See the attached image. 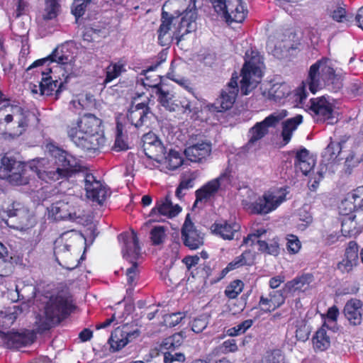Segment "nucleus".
Here are the masks:
<instances>
[{"label": "nucleus", "mask_w": 363, "mask_h": 363, "mask_svg": "<svg viewBox=\"0 0 363 363\" xmlns=\"http://www.w3.org/2000/svg\"><path fill=\"white\" fill-rule=\"evenodd\" d=\"M247 11L245 9L242 0H240L239 6L235 8L233 13L230 16L229 22H242L247 16Z\"/></svg>", "instance_id": "nucleus-50"}, {"label": "nucleus", "mask_w": 363, "mask_h": 363, "mask_svg": "<svg viewBox=\"0 0 363 363\" xmlns=\"http://www.w3.org/2000/svg\"><path fill=\"white\" fill-rule=\"evenodd\" d=\"M43 311L36 316L35 325L40 333L48 330L67 317L71 311V301L62 294L44 296L41 299Z\"/></svg>", "instance_id": "nucleus-3"}, {"label": "nucleus", "mask_w": 363, "mask_h": 363, "mask_svg": "<svg viewBox=\"0 0 363 363\" xmlns=\"http://www.w3.org/2000/svg\"><path fill=\"white\" fill-rule=\"evenodd\" d=\"M313 343L314 347L320 351L325 350L329 347L330 345V337L327 335L324 328H320L315 333V335L313 337Z\"/></svg>", "instance_id": "nucleus-36"}, {"label": "nucleus", "mask_w": 363, "mask_h": 363, "mask_svg": "<svg viewBox=\"0 0 363 363\" xmlns=\"http://www.w3.org/2000/svg\"><path fill=\"white\" fill-rule=\"evenodd\" d=\"M51 158H39L28 163L19 161L6 177L13 185H25L29 182V171L36 174L39 179L46 182L67 179L74 174L82 173L86 196L93 201L102 204L110 195L108 189L90 173L82 171L79 161L66 151L50 145Z\"/></svg>", "instance_id": "nucleus-1"}, {"label": "nucleus", "mask_w": 363, "mask_h": 363, "mask_svg": "<svg viewBox=\"0 0 363 363\" xmlns=\"http://www.w3.org/2000/svg\"><path fill=\"white\" fill-rule=\"evenodd\" d=\"M208 323V316L206 314L201 315L192 321L191 330L196 333H199L206 328Z\"/></svg>", "instance_id": "nucleus-51"}, {"label": "nucleus", "mask_w": 363, "mask_h": 363, "mask_svg": "<svg viewBox=\"0 0 363 363\" xmlns=\"http://www.w3.org/2000/svg\"><path fill=\"white\" fill-rule=\"evenodd\" d=\"M306 84L313 94L326 87L337 92L342 87L341 76L335 73L328 59L318 60L310 67Z\"/></svg>", "instance_id": "nucleus-4"}, {"label": "nucleus", "mask_w": 363, "mask_h": 363, "mask_svg": "<svg viewBox=\"0 0 363 363\" xmlns=\"http://www.w3.org/2000/svg\"><path fill=\"white\" fill-rule=\"evenodd\" d=\"M11 264L0 257V277H6L11 273Z\"/></svg>", "instance_id": "nucleus-64"}, {"label": "nucleus", "mask_w": 363, "mask_h": 363, "mask_svg": "<svg viewBox=\"0 0 363 363\" xmlns=\"http://www.w3.org/2000/svg\"><path fill=\"white\" fill-rule=\"evenodd\" d=\"M122 238L123 247L122 248L123 256L130 262H135L139 257L141 248L139 245V240L137 233L132 230L131 235L125 233L119 235Z\"/></svg>", "instance_id": "nucleus-17"}, {"label": "nucleus", "mask_w": 363, "mask_h": 363, "mask_svg": "<svg viewBox=\"0 0 363 363\" xmlns=\"http://www.w3.org/2000/svg\"><path fill=\"white\" fill-rule=\"evenodd\" d=\"M6 213L9 217H17L21 223H23L28 217V210L19 202H13L9 205Z\"/></svg>", "instance_id": "nucleus-34"}, {"label": "nucleus", "mask_w": 363, "mask_h": 363, "mask_svg": "<svg viewBox=\"0 0 363 363\" xmlns=\"http://www.w3.org/2000/svg\"><path fill=\"white\" fill-rule=\"evenodd\" d=\"M48 62H57L62 65H67L70 62V59L69 56L63 54L62 50L56 48L48 57L35 61L31 65H30L28 67L27 71H29L35 67L43 66Z\"/></svg>", "instance_id": "nucleus-27"}, {"label": "nucleus", "mask_w": 363, "mask_h": 363, "mask_svg": "<svg viewBox=\"0 0 363 363\" xmlns=\"http://www.w3.org/2000/svg\"><path fill=\"white\" fill-rule=\"evenodd\" d=\"M211 152V145L208 143H198L190 145L184 150V155L186 158L193 162H201L210 155Z\"/></svg>", "instance_id": "nucleus-22"}, {"label": "nucleus", "mask_w": 363, "mask_h": 363, "mask_svg": "<svg viewBox=\"0 0 363 363\" xmlns=\"http://www.w3.org/2000/svg\"><path fill=\"white\" fill-rule=\"evenodd\" d=\"M221 348L224 353L234 352L238 350L236 342L233 339L224 341L221 345Z\"/></svg>", "instance_id": "nucleus-63"}, {"label": "nucleus", "mask_w": 363, "mask_h": 363, "mask_svg": "<svg viewBox=\"0 0 363 363\" xmlns=\"http://www.w3.org/2000/svg\"><path fill=\"white\" fill-rule=\"evenodd\" d=\"M182 17L179 21V26L175 31H174V39L178 45L180 41L184 40L185 35L196 30L195 21L197 18L196 9V0H189V4L186 9L182 13Z\"/></svg>", "instance_id": "nucleus-10"}, {"label": "nucleus", "mask_w": 363, "mask_h": 363, "mask_svg": "<svg viewBox=\"0 0 363 363\" xmlns=\"http://www.w3.org/2000/svg\"><path fill=\"white\" fill-rule=\"evenodd\" d=\"M68 203L59 201L52 203L50 209V215L55 220H66L71 218V212Z\"/></svg>", "instance_id": "nucleus-31"}, {"label": "nucleus", "mask_w": 363, "mask_h": 363, "mask_svg": "<svg viewBox=\"0 0 363 363\" xmlns=\"http://www.w3.org/2000/svg\"><path fill=\"white\" fill-rule=\"evenodd\" d=\"M143 142L145 155L150 158L162 162L166 155L165 147L155 135L152 133L144 134Z\"/></svg>", "instance_id": "nucleus-15"}, {"label": "nucleus", "mask_w": 363, "mask_h": 363, "mask_svg": "<svg viewBox=\"0 0 363 363\" xmlns=\"http://www.w3.org/2000/svg\"><path fill=\"white\" fill-rule=\"evenodd\" d=\"M101 123V121L93 114H86L68 128V137L77 147L94 152L106 143L105 137L99 133Z\"/></svg>", "instance_id": "nucleus-2"}, {"label": "nucleus", "mask_w": 363, "mask_h": 363, "mask_svg": "<svg viewBox=\"0 0 363 363\" xmlns=\"http://www.w3.org/2000/svg\"><path fill=\"white\" fill-rule=\"evenodd\" d=\"M291 89L285 82L274 84L269 89V98L276 102H280L291 93Z\"/></svg>", "instance_id": "nucleus-32"}, {"label": "nucleus", "mask_w": 363, "mask_h": 363, "mask_svg": "<svg viewBox=\"0 0 363 363\" xmlns=\"http://www.w3.org/2000/svg\"><path fill=\"white\" fill-rule=\"evenodd\" d=\"M302 121L303 117L301 115L298 114L282 122V130L281 135L283 139L284 145L289 143L294 131L297 129L298 126L302 123Z\"/></svg>", "instance_id": "nucleus-30"}, {"label": "nucleus", "mask_w": 363, "mask_h": 363, "mask_svg": "<svg viewBox=\"0 0 363 363\" xmlns=\"http://www.w3.org/2000/svg\"><path fill=\"white\" fill-rule=\"evenodd\" d=\"M298 216L299 220L304 223L299 225L301 230L305 229L310 223H312L313 218L311 215L304 208L299 211Z\"/></svg>", "instance_id": "nucleus-59"}, {"label": "nucleus", "mask_w": 363, "mask_h": 363, "mask_svg": "<svg viewBox=\"0 0 363 363\" xmlns=\"http://www.w3.org/2000/svg\"><path fill=\"white\" fill-rule=\"evenodd\" d=\"M184 359V355L180 352H176L174 354H172L171 352H165L164 354V363H172L174 361L183 362Z\"/></svg>", "instance_id": "nucleus-61"}, {"label": "nucleus", "mask_w": 363, "mask_h": 363, "mask_svg": "<svg viewBox=\"0 0 363 363\" xmlns=\"http://www.w3.org/2000/svg\"><path fill=\"white\" fill-rule=\"evenodd\" d=\"M51 72V68H45L44 70L40 71L42 79L40 82L39 87L38 89L36 85H33L31 88L32 93L37 94L39 90L41 95L48 96L52 94L54 87H56L57 81H52L51 79V77L49 76V74Z\"/></svg>", "instance_id": "nucleus-26"}, {"label": "nucleus", "mask_w": 363, "mask_h": 363, "mask_svg": "<svg viewBox=\"0 0 363 363\" xmlns=\"http://www.w3.org/2000/svg\"><path fill=\"white\" fill-rule=\"evenodd\" d=\"M167 228L164 226H155L150 231V239L152 244L159 245L162 244L167 238Z\"/></svg>", "instance_id": "nucleus-39"}, {"label": "nucleus", "mask_w": 363, "mask_h": 363, "mask_svg": "<svg viewBox=\"0 0 363 363\" xmlns=\"http://www.w3.org/2000/svg\"><path fill=\"white\" fill-rule=\"evenodd\" d=\"M194 179L195 177L193 176L192 174L189 177H184L176 190V196L179 199H182L184 196L185 193H183L184 190H187L193 187Z\"/></svg>", "instance_id": "nucleus-48"}, {"label": "nucleus", "mask_w": 363, "mask_h": 363, "mask_svg": "<svg viewBox=\"0 0 363 363\" xmlns=\"http://www.w3.org/2000/svg\"><path fill=\"white\" fill-rule=\"evenodd\" d=\"M238 94L223 89L220 96L216 102L209 106L211 112H223L228 110L233 105Z\"/></svg>", "instance_id": "nucleus-23"}, {"label": "nucleus", "mask_w": 363, "mask_h": 363, "mask_svg": "<svg viewBox=\"0 0 363 363\" xmlns=\"http://www.w3.org/2000/svg\"><path fill=\"white\" fill-rule=\"evenodd\" d=\"M132 266L127 269L126 270V276L127 281L130 286H133L135 284V280L138 277V264L136 262H133Z\"/></svg>", "instance_id": "nucleus-57"}, {"label": "nucleus", "mask_w": 363, "mask_h": 363, "mask_svg": "<svg viewBox=\"0 0 363 363\" xmlns=\"http://www.w3.org/2000/svg\"><path fill=\"white\" fill-rule=\"evenodd\" d=\"M140 333L138 329L130 331L127 325H124L121 328H117L112 332L108 343L113 351H119L128 342L138 337Z\"/></svg>", "instance_id": "nucleus-14"}, {"label": "nucleus", "mask_w": 363, "mask_h": 363, "mask_svg": "<svg viewBox=\"0 0 363 363\" xmlns=\"http://www.w3.org/2000/svg\"><path fill=\"white\" fill-rule=\"evenodd\" d=\"M287 250L291 253H297L301 248V242L298 238L294 235H289L286 243Z\"/></svg>", "instance_id": "nucleus-56"}, {"label": "nucleus", "mask_w": 363, "mask_h": 363, "mask_svg": "<svg viewBox=\"0 0 363 363\" xmlns=\"http://www.w3.org/2000/svg\"><path fill=\"white\" fill-rule=\"evenodd\" d=\"M266 233V230L263 228L257 229L255 230L254 233L249 234L247 238H245L243 240V243L248 244L251 242V245H252L255 240H258L263 234Z\"/></svg>", "instance_id": "nucleus-62"}, {"label": "nucleus", "mask_w": 363, "mask_h": 363, "mask_svg": "<svg viewBox=\"0 0 363 363\" xmlns=\"http://www.w3.org/2000/svg\"><path fill=\"white\" fill-rule=\"evenodd\" d=\"M181 235L184 245L190 250H196L203 245V235L196 229L189 213L186 216Z\"/></svg>", "instance_id": "nucleus-13"}, {"label": "nucleus", "mask_w": 363, "mask_h": 363, "mask_svg": "<svg viewBox=\"0 0 363 363\" xmlns=\"http://www.w3.org/2000/svg\"><path fill=\"white\" fill-rule=\"evenodd\" d=\"M91 2V0H74L71 10L77 20L84 14Z\"/></svg>", "instance_id": "nucleus-42"}, {"label": "nucleus", "mask_w": 363, "mask_h": 363, "mask_svg": "<svg viewBox=\"0 0 363 363\" xmlns=\"http://www.w3.org/2000/svg\"><path fill=\"white\" fill-rule=\"evenodd\" d=\"M240 225L236 223H228L227 222L214 223L211 226V230L225 240H232L238 234Z\"/></svg>", "instance_id": "nucleus-28"}, {"label": "nucleus", "mask_w": 363, "mask_h": 363, "mask_svg": "<svg viewBox=\"0 0 363 363\" xmlns=\"http://www.w3.org/2000/svg\"><path fill=\"white\" fill-rule=\"evenodd\" d=\"M215 11L221 15L227 22L230 21V16L235 8L239 6L240 0H209Z\"/></svg>", "instance_id": "nucleus-24"}, {"label": "nucleus", "mask_w": 363, "mask_h": 363, "mask_svg": "<svg viewBox=\"0 0 363 363\" xmlns=\"http://www.w3.org/2000/svg\"><path fill=\"white\" fill-rule=\"evenodd\" d=\"M230 174L225 172L218 177L211 180L203 186L201 189L196 191V201L194 207L199 204L206 203L211 197L214 196L220 189L226 188L230 183Z\"/></svg>", "instance_id": "nucleus-9"}, {"label": "nucleus", "mask_w": 363, "mask_h": 363, "mask_svg": "<svg viewBox=\"0 0 363 363\" xmlns=\"http://www.w3.org/2000/svg\"><path fill=\"white\" fill-rule=\"evenodd\" d=\"M162 162L166 164L167 167L169 169L174 170L182 164L183 160L177 151L171 150H169L168 155L164 156Z\"/></svg>", "instance_id": "nucleus-37"}, {"label": "nucleus", "mask_w": 363, "mask_h": 363, "mask_svg": "<svg viewBox=\"0 0 363 363\" xmlns=\"http://www.w3.org/2000/svg\"><path fill=\"white\" fill-rule=\"evenodd\" d=\"M356 216L354 214H350L345 216L342 220V229L341 231L343 235L347 236L357 228V223L354 221Z\"/></svg>", "instance_id": "nucleus-46"}, {"label": "nucleus", "mask_w": 363, "mask_h": 363, "mask_svg": "<svg viewBox=\"0 0 363 363\" xmlns=\"http://www.w3.org/2000/svg\"><path fill=\"white\" fill-rule=\"evenodd\" d=\"M183 339L184 337L181 333H175L164 340L163 342V347L167 350H174L181 345L183 342Z\"/></svg>", "instance_id": "nucleus-49"}, {"label": "nucleus", "mask_w": 363, "mask_h": 363, "mask_svg": "<svg viewBox=\"0 0 363 363\" xmlns=\"http://www.w3.org/2000/svg\"><path fill=\"white\" fill-rule=\"evenodd\" d=\"M342 149V143H330L327 148L326 153L329 154L331 159L337 157Z\"/></svg>", "instance_id": "nucleus-60"}, {"label": "nucleus", "mask_w": 363, "mask_h": 363, "mask_svg": "<svg viewBox=\"0 0 363 363\" xmlns=\"http://www.w3.org/2000/svg\"><path fill=\"white\" fill-rule=\"evenodd\" d=\"M0 340L3 345L9 349H18L33 342V335L20 333L14 331L4 332L0 330Z\"/></svg>", "instance_id": "nucleus-16"}, {"label": "nucleus", "mask_w": 363, "mask_h": 363, "mask_svg": "<svg viewBox=\"0 0 363 363\" xmlns=\"http://www.w3.org/2000/svg\"><path fill=\"white\" fill-rule=\"evenodd\" d=\"M18 162L19 160H17L13 156L6 154L1 160L0 171L4 173V177H6L12 171L13 167H16Z\"/></svg>", "instance_id": "nucleus-40"}, {"label": "nucleus", "mask_w": 363, "mask_h": 363, "mask_svg": "<svg viewBox=\"0 0 363 363\" xmlns=\"http://www.w3.org/2000/svg\"><path fill=\"white\" fill-rule=\"evenodd\" d=\"M157 88V94L161 105L167 111L173 112L177 111L179 106L175 104L173 100V94L169 91H165L162 88L157 87L156 85H151Z\"/></svg>", "instance_id": "nucleus-33"}, {"label": "nucleus", "mask_w": 363, "mask_h": 363, "mask_svg": "<svg viewBox=\"0 0 363 363\" xmlns=\"http://www.w3.org/2000/svg\"><path fill=\"white\" fill-rule=\"evenodd\" d=\"M344 204L349 205L350 210H363V199L354 196L350 199V193L347 194V197L344 199Z\"/></svg>", "instance_id": "nucleus-58"}, {"label": "nucleus", "mask_w": 363, "mask_h": 363, "mask_svg": "<svg viewBox=\"0 0 363 363\" xmlns=\"http://www.w3.org/2000/svg\"><path fill=\"white\" fill-rule=\"evenodd\" d=\"M69 247L70 246L67 244H57L54 248V254L55 259L60 265L72 270L78 266L79 262L77 264L70 262L71 254L69 253Z\"/></svg>", "instance_id": "nucleus-25"}, {"label": "nucleus", "mask_w": 363, "mask_h": 363, "mask_svg": "<svg viewBox=\"0 0 363 363\" xmlns=\"http://www.w3.org/2000/svg\"><path fill=\"white\" fill-rule=\"evenodd\" d=\"M313 281L314 277L311 274H304L288 281L286 284V288L291 292H303L310 288V285Z\"/></svg>", "instance_id": "nucleus-29"}, {"label": "nucleus", "mask_w": 363, "mask_h": 363, "mask_svg": "<svg viewBox=\"0 0 363 363\" xmlns=\"http://www.w3.org/2000/svg\"><path fill=\"white\" fill-rule=\"evenodd\" d=\"M287 113L288 112L284 109L279 110L266 117L262 121L256 123L249 129L247 134L249 139L245 147L248 150L252 148L259 140L268 134L269 128H275L287 116Z\"/></svg>", "instance_id": "nucleus-7"}, {"label": "nucleus", "mask_w": 363, "mask_h": 363, "mask_svg": "<svg viewBox=\"0 0 363 363\" xmlns=\"http://www.w3.org/2000/svg\"><path fill=\"white\" fill-rule=\"evenodd\" d=\"M184 318V315L181 313H174L164 315V323L167 327H174L178 325Z\"/></svg>", "instance_id": "nucleus-54"}, {"label": "nucleus", "mask_w": 363, "mask_h": 363, "mask_svg": "<svg viewBox=\"0 0 363 363\" xmlns=\"http://www.w3.org/2000/svg\"><path fill=\"white\" fill-rule=\"evenodd\" d=\"M9 101V99L3 97L0 91V102H6L0 108V134L6 133V125L14 122L16 125L11 128V135L18 137L27 130L30 118H35V114L19 106H10Z\"/></svg>", "instance_id": "nucleus-5"}, {"label": "nucleus", "mask_w": 363, "mask_h": 363, "mask_svg": "<svg viewBox=\"0 0 363 363\" xmlns=\"http://www.w3.org/2000/svg\"><path fill=\"white\" fill-rule=\"evenodd\" d=\"M123 65L118 64L110 65L106 68V75L104 81V84L111 82L114 79L117 78L121 73Z\"/></svg>", "instance_id": "nucleus-52"}, {"label": "nucleus", "mask_w": 363, "mask_h": 363, "mask_svg": "<svg viewBox=\"0 0 363 363\" xmlns=\"http://www.w3.org/2000/svg\"><path fill=\"white\" fill-rule=\"evenodd\" d=\"M363 303L358 299L352 298L345 305L343 313L351 325H359L362 319Z\"/></svg>", "instance_id": "nucleus-21"}, {"label": "nucleus", "mask_w": 363, "mask_h": 363, "mask_svg": "<svg viewBox=\"0 0 363 363\" xmlns=\"http://www.w3.org/2000/svg\"><path fill=\"white\" fill-rule=\"evenodd\" d=\"M57 0H45V8L43 15L44 20H52L57 17L60 11Z\"/></svg>", "instance_id": "nucleus-38"}, {"label": "nucleus", "mask_w": 363, "mask_h": 363, "mask_svg": "<svg viewBox=\"0 0 363 363\" xmlns=\"http://www.w3.org/2000/svg\"><path fill=\"white\" fill-rule=\"evenodd\" d=\"M244 284L240 280H234L225 289V294L229 298H235L243 289Z\"/></svg>", "instance_id": "nucleus-43"}, {"label": "nucleus", "mask_w": 363, "mask_h": 363, "mask_svg": "<svg viewBox=\"0 0 363 363\" xmlns=\"http://www.w3.org/2000/svg\"><path fill=\"white\" fill-rule=\"evenodd\" d=\"M260 363H285V358L280 350L267 352Z\"/></svg>", "instance_id": "nucleus-41"}, {"label": "nucleus", "mask_w": 363, "mask_h": 363, "mask_svg": "<svg viewBox=\"0 0 363 363\" xmlns=\"http://www.w3.org/2000/svg\"><path fill=\"white\" fill-rule=\"evenodd\" d=\"M285 199V196L277 195L273 192H265L255 202L251 203L242 200V204L245 208L256 214H267L275 210Z\"/></svg>", "instance_id": "nucleus-8"}, {"label": "nucleus", "mask_w": 363, "mask_h": 363, "mask_svg": "<svg viewBox=\"0 0 363 363\" xmlns=\"http://www.w3.org/2000/svg\"><path fill=\"white\" fill-rule=\"evenodd\" d=\"M253 324V320L247 319L228 330L229 335L237 336L245 333Z\"/></svg>", "instance_id": "nucleus-53"}, {"label": "nucleus", "mask_w": 363, "mask_h": 363, "mask_svg": "<svg viewBox=\"0 0 363 363\" xmlns=\"http://www.w3.org/2000/svg\"><path fill=\"white\" fill-rule=\"evenodd\" d=\"M309 109L313 113V117L318 122H327L328 124L337 122L333 105L325 96L311 99Z\"/></svg>", "instance_id": "nucleus-11"}, {"label": "nucleus", "mask_w": 363, "mask_h": 363, "mask_svg": "<svg viewBox=\"0 0 363 363\" xmlns=\"http://www.w3.org/2000/svg\"><path fill=\"white\" fill-rule=\"evenodd\" d=\"M263 65L258 52L250 50L245 52V62L241 70L240 90L242 94L247 95L259 83Z\"/></svg>", "instance_id": "nucleus-6"}, {"label": "nucleus", "mask_w": 363, "mask_h": 363, "mask_svg": "<svg viewBox=\"0 0 363 363\" xmlns=\"http://www.w3.org/2000/svg\"><path fill=\"white\" fill-rule=\"evenodd\" d=\"M113 149L116 151L126 150L128 149V143L125 140L123 135L122 125L119 123H117L116 125V135Z\"/></svg>", "instance_id": "nucleus-44"}, {"label": "nucleus", "mask_w": 363, "mask_h": 363, "mask_svg": "<svg viewBox=\"0 0 363 363\" xmlns=\"http://www.w3.org/2000/svg\"><path fill=\"white\" fill-rule=\"evenodd\" d=\"M250 256V252H243L241 255L235 257L233 261L229 263L226 268L223 270V272H229L245 264H250L247 262V257Z\"/></svg>", "instance_id": "nucleus-45"}, {"label": "nucleus", "mask_w": 363, "mask_h": 363, "mask_svg": "<svg viewBox=\"0 0 363 363\" xmlns=\"http://www.w3.org/2000/svg\"><path fill=\"white\" fill-rule=\"evenodd\" d=\"M153 116L154 114L148 106L147 103L141 102L131 105L127 113V118L131 125H134L137 129H140L144 127H149L150 120Z\"/></svg>", "instance_id": "nucleus-12"}, {"label": "nucleus", "mask_w": 363, "mask_h": 363, "mask_svg": "<svg viewBox=\"0 0 363 363\" xmlns=\"http://www.w3.org/2000/svg\"><path fill=\"white\" fill-rule=\"evenodd\" d=\"M296 170H299L304 175H307L315 166V160L313 159H308L301 162H294Z\"/></svg>", "instance_id": "nucleus-55"}, {"label": "nucleus", "mask_w": 363, "mask_h": 363, "mask_svg": "<svg viewBox=\"0 0 363 363\" xmlns=\"http://www.w3.org/2000/svg\"><path fill=\"white\" fill-rule=\"evenodd\" d=\"M327 14L337 22H342L346 18V10L345 5L340 3L333 2L328 5L326 9Z\"/></svg>", "instance_id": "nucleus-35"}, {"label": "nucleus", "mask_w": 363, "mask_h": 363, "mask_svg": "<svg viewBox=\"0 0 363 363\" xmlns=\"http://www.w3.org/2000/svg\"><path fill=\"white\" fill-rule=\"evenodd\" d=\"M358 262V246L354 241H350L345 250V257L337 264V269L342 273L350 272Z\"/></svg>", "instance_id": "nucleus-19"}, {"label": "nucleus", "mask_w": 363, "mask_h": 363, "mask_svg": "<svg viewBox=\"0 0 363 363\" xmlns=\"http://www.w3.org/2000/svg\"><path fill=\"white\" fill-rule=\"evenodd\" d=\"M291 49H295L293 44L289 41H283L275 45L272 54L277 58H282L286 55Z\"/></svg>", "instance_id": "nucleus-47"}, {"label": "nucleus", "mask_w": 363, "mask_h": 363, "mask_svg": "<svg viewBox=\"0 0 363 363\" xmlns=\"http://www.w3.org/2000/svg\"><path fill=\"white\" fill-rule=\"evenodd\" d=\"M181 211L182 208L178 204L173 205L169 196L167 195L164 199L157 201L155 206L151 210L150 216L162 215L173 218L177 216Z\"/></svg>", "instance_id": "nucleus-20"}, {"label": "nucleus", "mask_w": 363, "mask_h": 363, "mask_svg": "<svg viewBox=\"0 0 363 363\" xmlns=\"http://www.w3.org/2000/svg\"><path fill=\"white\" fill-rule=\"evenodd\" d=\"M179 18V16L174 17L169 16L166 11L162 13V23L157 30L158 42L162 46H167L172 43L174 39V32L171 33V26L172 23L176 24Z\"/></svg>", "instance_id": "nucleus-18"}]
</instances>
